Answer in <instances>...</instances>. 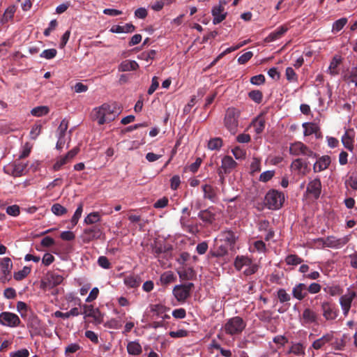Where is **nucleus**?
I'll return each mask as SVG.
<instances>
[{
  "label": "nucleus",
  "instance_id": "338daca9",
  "mask_svg": "<svg viewBox=\"0 0 357 357\" xmlns=\"http://www.w3.org/2000/svg\"><path fill=\"white\" fill-rule=\"evenodd\" d=\"M99 294V289L98 287L93 288L87 298H86V302L91 303L96 300Z\"/></svg>",
  "mask_w": 357,
  "mask_h": 357
},
{
  "label": "nucleus",
  "instance_id": "412c9836",
  "mask_svg": "<svg viewBox=\"0 0 357 357\" xmlns=\"http://www.w3.org/2000/svg\"><path fill=\"white\" fill-rule=\"evenodd\" d=\"M331 163V158L328 155H324L319 158L314 164V171L315 172H320L328 168Z\"/></svg>",
  "mask_w": 357,
  "mask_h": 357
},
{
  "label": "nucleus",
  "instance_id": "ea45409f",
  "mask_svg": "<svg viewBox=\"0 0 357 357\" xmlns=\"http://www.w3.org/2000/svg\"><path fill=\"white\" fill-rule=\"evenodd\" d=\"M167 308L162 305H155L153 307V311L158 315L160 316L162 319H169V316L166 314L165 312L167 311Z\"/></svg>",
  "mask_w": 357,
  "mask_h": 357
},
{
  "label": "nucleus",
  "instance_id": "aec40b11",
  "mask_svg": "<svg viewBox=\"0 0 357 357\" xmlns=\"http://www.w3.org/2000/svg\"><path fill=\"white\" fill-rule=\"evenodd\" d=\"M68 121L66 119H63L58 128L59 134V139L56 146L58 149H62L63 144H65V139H63V137L68 129Z\"/></svg>",
  "mask_w": 357,
  "mask_h": 357
},
{
  "label": "nucleus",
  "instance_id": "4c0bfd02",
  "mask_svg": "<svg viewBox=\"0 0 357 357\" xmlns=\"http://www.w3.org/2000/svg\"><path fill=\"white\" fill-rule=\"evenodd\" d=\"M347 23V19L346 17L340 18L333 24L332 26V32L337 33L346 25Z\"/></svg>",
  "mask_w": 357,
  "mask_h": 357
},
{
  "label": "nucleus",
  "instance_id": "dca6fc26",
  "mask_svg": "<svg viewBox=\"0 0 357 357\" xmlns=\"http://www.w3.org/2000/svg\"><path fill=\"white\" fill-rule=\"evenodd\" d=\"M236 165L237 163L231 156L226 155L222 159L220 169H222L225 174H229L236 167Z\"/></svg>",
  "mask_w": 357,
  "mask_h": 357
},
{
  "label": "nucleus",
  "instance_id": "393cba45",
  "mask_svg": "<svg viewBox=\"0 0 357 357\" xmlns=\"http://www.w3.org/2000/svg\"><path fill=\"white\" fill-rule=\"evenodd\" d=\"M333 338L332 333H327L321 337L313 342L312 347L314 349H320L323 348L327 343L330 342Z\"/></svg>",
  "mask_w": 357,
  "mask_h": 357
},
{
  "label": "nucleus",
  "instance_id": "72a5a7b5",
  "mask_svg": "<svg viewBox=\"0 0 357 357\" xmlns=\"http://www.w3.org/2000/svg\"><path fill=\"white\" fill-rule=\"evenodd\" d=\"M124 284L128 287L134 288L139 285L140 280L137 276L130 275L124 278Z\"/></svg>",
  "mask_w": 357,
  "mask_h": 357
},
{
  "label": "nucleus",
  "instance_id": "0eeeda50",
  "mask_svg": "<svg viewBox=\"0 0 357 357\" xmlns=\"http://www.w3.org/2000/svg\"><path fill=\"white\" fill-rule=\"evenodd\" d=\"M349 241L347 236L337 238L335 236H328L326 238H319L317 243L322 247L338 249L343 247Z\"/></svg>",
  "mask_w": 357,
  "mask_h": 357
},
{
  "label": "nucleus",
  "instance_id": "bb28decb",
  "mask_svg": "<svg viewBox=\"0 0 357 357\" xmlns=\"http://www.w3.org/2000/svg\"><path fill=\"white\" fill-rule=\"evenodd\" d=\"M139 68L138 63L133 60L123 61L119 66L118 69L120 72H128L135 70Z\"/></svg>",
  "mask_w": 357,
  "mask_h": 357
},
{
  "label": "nucleus",
  "instance_id": "7c9ffc66",
  "mask_svg": "<svg viewBox=\"0 0 357 357\" xmlns=\"http://www.w3.org/2000/svg\"><path fill=\"white\" fill-rule=\"evenodd\" d=\"M160 282L163 285H167L172 282H174L176 280V276L174 273L171 271H167L164 272L160 278Z\"/></svg>",
  "mask_w": 357,
  "mask_h": 357
},
{
  "label": "nucleus",
  "instance_id": "a211bd4d",
  "mask_svg": "<svg viewBox=\"0 0 357 357\" xmlns=\"http://www.w3.org/2000/svg\"><path fill=\"white\" fill-rule=\"evenodd\" d=\"M288 27L286 26H281L278 27L275 31L270 33L264 39L266 43H271L280 39L287 31Z\"/></svg>",
  "mask_w": 357,
  "mask_h": 357
},
{
  "label": "nucleus",
  "instance_id": "680f3d73",
  "mask_svg": "<svg viewBox=\"0 0 357 357\" xmlns=\"http://www.w3.org/2000/svg\"><path fill=\"white\" fill-rule=\"evenodd\" d=\"M192 271L191 268L178 271V274L181 280H190L192 278Z\"/></svg>",
  "mask_w": 357,
  "mask_h": 357
},
{
  "label": "nucleus",
  "instance_id": "ddd939ff",
  "mask_svg": "<svg viewBox=\"0 0 357 357\" xmlns=\"http://www.w3.org/2000/svg\"><path fill=\"white\" fill-rule=\"evenodd\" d=\"M26 165L22 162L10 163L3 167L6 174L13 176H20L23 174Z\"/></svg>",
  "mask_w": 357,
  "mask_h": 357
},
{
  "label": "nucleus",
  "instance_id": "bf43d9fd",
  "mask_svg": "<svg viewBox=\"0 0 357 357\" xmlns=\"http://www.w3.org/2000/svg\"><path fill=\"white\" fill-rule=\"evenodd\" d=\"M285 75L288 81L289 82H296L298 77L294 69L291 67H288L285 71Z\"/></svg>",
  "mask_w": 357,
  "mask_h": 357
},
{
  "label": "nucleus",
  "instance_id": "9d476101",
  "mask_svg": "<svg viewBox=\"0 0 357 357\" xmlns=\"http://www.w3.org/2000/svg\"><path fill=\"white\" fill-rule=\"evenodd\" d=\"M63 278L56 273H50L41 282V288L44 290H50L62 283Z\"/></svg>",
  "mask_w": 357,
  "mask_h": 357
},
{
  "label": "nucleus",
  "instance_id": "f704fd0d",
  "mask_svg": "<svg viewBox=\"0 0 357 357\" xmlns=\"http://www.w3.org/2000/svg\"><path fill=\"white\" fill-rule=\"evenodd\" d=\"M100 215L98 212H92L88 214L84 220V222L86 225H92L96 222H100Z\"/></svg>",
  "mask_w": 357,
  "mask_h": 357
},
{
  "label": "nucleus",
  "instance_id": "f3484780",
  "mask_svg": "<svg viewBox=\"0 0 357 357\" xmlns=\"http://www.w3.org/2000/svg\"><path fill=\"white\" fill-rule=\"evenodd\" d=\"M342 61V58L340 55H335L330 62V65L326 72L332 76L338 75L339 73V66Z\"/></svg>",
  "mask_w": 357,
  "mask_h": 357
},
{
  "label": "nucleus",
  "instance_id": "f8f14e48",
  "mask_svg": "<svg viewBox=\"0 0 357 357\" xmlns=\"http://www.w3.org/2000/svg\"><path fill=\"white\" fill-rule=\"evenodd\" d=\"M356 296V294L354 291L348 289L347 292L340 297V304L345 316L348 314L351 303Z\"/></svg>",
  "mask_w": 357,
  "mask_h": 357
},
{
  "label": "nucleus",
  "instance_id": "7ed1b4c3",
  "mask_svg": "<svg viewBox=\"0 0 357 357\" xmlns=\"http://www.w3.org/2000/svg\"><path fill=\"white\" fill-rule=\"evenodd\" d=\"M235 268L243 271L245 275L254 274L258 269V266L249 257L245 256H237L234 261Z\"/></svg>",
  "mask_w": 357,
  "mask_h": 357
},
{
  "label": "nucleus",
  "instance_id": "a18cd8bd",
  "mask_svg": "<svg viewBox=\"0 0 357 357\" xmlns=\"http://www.w3.org/2000/svg\"><path fill=\"white\" fill-rule=\"evenodd\" d=\"M69 162L68 159L66 157V155L61 156L57 158L56 161L53 165V169L54 171L59 170L64 165L67 164Z\"/></svg>",
  "mask_w": 357,
  "mask_h": 357
},
{
  "label": "nucleus",
  "instance_id": "3c124183",
  "mask_svg": "<svg viewBox=\"0 0 357 357\" xmlns=\"http://www.w3.org/2000/svg\"><path fill=\"white\" fill-rule=\"evenodd\" d=\"M231 152L236 160L244 159L246 154L245 151L238 146L234 148Z\"/></svg>",
  "mask_w": 357,
  "mask_h": 357
},
{
  "label": "nucleus",
  "instance_id": "774afa93",
  "mask_svg": "<svg viewBox=\"0 0 357 357\" xmlns=\"http://www.w3.org/2000/svg\"><path fill=\"white\" fill-rule=\"evenodd\" d=\"M348 79L357 87V67H353L349 71Z\"/></svg>",
  "mask_w": 357,
  "mask_h": 357
},
{
  "label": "nucleus",
  "instance_id": "58836bf2",
  "mask_svg": "<svg viewBox=\"0 0 357 357\" xmlns=\"http://www.w3.org/2000/svg\"><path fill=\"white\" fill-rule=\"evenodd\" d=\"M15 13V8L13 6H9L4 12L1 18L2 23H6L10 21L14 16Z\"/></svg>",
  "mask_w": 357,
  "mask_h": 357
},
{
  "label": "nucleus",
  "instance_id": "c03bdc74",
  "mask_svg": "<svg viewBox=\"0 0 357 357\" xmlns=\"http://www.w3.org/2000/svg\"><path fill=\"white\" fill-rule=\"evenodd\" d=\"M84 233L88 236L87 241H89L99 237L100 230L96 228H89L84 229Z\"/></svg>",
  "mask_w": 357,
  "mask_h": 357
},
{
  "label": "nucleus",
  "instance_id": "69168bd1",
  "mask_svg": "<svg viewBox=\"0 0 357 357\" xmlns=\"http://www.w3.org/2000/svg\"><path fill=\"white\" fill-rule=\"evenodd\" d=\"M40 131H41V126L40 125H39V124L33 125L30 131L31 138L33 139H36L38 137V136L40 135Z\"/></svg>",
  "mask_w": 357,
  "mask_h": 357
},
{
  "label": "nucleus",
  "instance_id": "09e8293b",
  "mask_svg": "<svg viewBox=\"0 0 357 357\" xmlns=\"http://www.w3.org/2000/svg\"><path fill=\"white\" fill-rule=\"evenodd\" d=\"M347 187L351 188L353 190H357V174H351L345 181Z\"/></svg>",
  "mask_w": 357,
  "mask_h": 357
},
{
  "label": "nucleus",
  "instance_id": "a19ab883",
  "mask_svg": "<svg viewBox=\"0 0 357 357\" xmlns=\"http://www.w3.org/2000/svg\"><path fill=\"white\" fill-rule=\"evenodd\" d=\"M82 212H83V204H79L76 209V211H75L72 218H71V224L73 225V226H75L79 218H81L82 216Z\"/></svg>",
  "mask_w": 357,
  "mask_h": 357
},
{
  "label": "nucleus",
  "instance_id": "4d7b16f0",
  "mask_svg": "<svg viewBox=\"0 0 357 357\" xmlns=\"http://www.w3.org/2000/svg\"><path fill=\"white\" fill-rule=\"evenodd\" d=\"M275 175V171L268 170L262 172L259 176V181L261 182H267L270 181Z\"/></svg>",
  "mask_w": 357,
  "mask_h": 357
},
{
  "label": "nucleus",
  "instance_id": "423d86ee",
  "mask_svg": "<svg viewBox=\"0 0 357 357\" xmlns=\"http://www.w3.org/2000/svg\"><path fill=\"white\" fill-rule=\"evenodd\" d=\"M193 287L191 282L176 285L173 289V295L178 302L183 303L190 296Z\"/></svg>",
  "mask_w": 357,
  "mask_h": 357
},
{
  "label": "nucleus",
  "instance_id": "9b49d317",
  "mask_svg": "<svg viewBox=\"0 0 357 357\" xmlns=\"http://www.w3.org/2000/svg\"><path fill=\"white\" fill-rule=\"evenodd\" d=\"M290 153L294 155H304L309 158H315L316 155L304 144L297 142L291 144L289 147Z\"/></svg>",
  "mask_w": 357,
  "mask_h": 357
},
{
  "label": "nucleus",
  "instance_id": "de8ad7c7",
  "mask_svg": "<svg viewBox=\"0 0 357 357\" xmlns=\"http://www.w3.org/2000/svg\"><path fill=\"white\" fill-rule=\"evenodd\" d=\"M57 51L56 49H47L43 51L40 55V57L46 59H52L56 56Z\"/></svg>",
  "mask_w": 357,
  "mask_h": 357
},
{
  "label": "nucleus",
  "instance_id": "39448f33",
  "mask_svg": "<svg viewBox=\"0 0 357 357\" xmlns=\"http://www.w3.org/2000/svg\"><path fill=\"white\" fill-rule=\"evenodd\" d=\"M240 115L239 110L235 108H229L225 114L224 120L225 126L233 135L237 131L238 119Z\"/></svg>",
  "mask_w": 357,
  "mask_h": 357
},
{
  "label": "nucleus",
  "instance_id": "79ce46f5",
  "mask_svg": "<svg viewBox=\"0 0 357 357\" xmlns=\"http://www.w3.org/2000/svg\"><path fill=\"white\" fill-rule=\"evenodd\" d=\"M199 217L206 222H212L215 220L214 214L209 210L201 211L199 214Z\"/></svg>",
  "mask_w": 357,
  "mask_h": 357
},
{
  "label": "nucleus",
  "instance_id": "8fccbe9b",
  "mask_svg": "<svg viewBox=\"0 0 357 357\" xmlns=\"http://www.w3.org/2000/svg\"><path fill=\"white\" fill-rule=\"evenodd\" d=\"M174 0H161V1H157L155 2H154L152 5H151V8L155 10V11H160V10L162 9L165 3L167 4H169V3H171L172 1H174Z\"/></svg>",
  "mask_w": 357,
  "mask_h": 357
},
{
  "label": "nucleus",
  "instance_id": "5701e85b",
  "mask_svg": "<svg viewBox=\"0 0 357 357\" xmlns=\"http://www.w3.org/2000/svg\"><path fill=\"white\" fill-rule=\"evenodd\" d=\"M219 238L220 242L225 243L229 245L230 248L233 247L236 239L235 234L231 231H222L219 236Z\"/></svg>",
  "mask_w": 357,
  "mask_h": 357
},
{
  "label": "nucleus",
  "instance_id": "864d4df0",
  "mask_svg": "<svg viewBox=\"0 0 357 357\" xmlns=\"http://www.w3.org/2000/svg\"><path fill=\"white\" fill-rule=\"evenodd\" d=\"M155 54V52L154 50H151L149 52H142L137 56V58L149 62L153 59Z\"/></svg>",
  "mask_w": 357,
  "mask_h": 357
},
{
  "label": "nucleus",
  "instance_id": "4be33fe9",
  "mask_svg": "<svg viewBox=\"0 0 357 357\" xmlns=\"http://www.w3.org/2000/svg\"><path fill=\"white\" fill-rule=\"evenodd\" d=\"M321 181L318 178L311 181L307 185V192L317 198L321 192Z\"/></svg>",
  "mask_w": 357,
  "mask_h": 357
},
{
  "label": "nucleus",
  "instance_id": "2eb2a0df",
  "mask_svg": "<svg viewBox=\"0 0 357 357\" xmlns=\"http://www.w3.org/2000/svg\"><path fill=\"white\" fill-rule=\"evenodd\" d=\"M291 168L293 172L302 175H305L309 172L308 164L300 158L296 159L291 162Z\"/></svg>",
  "mask_w": 357,
  "mask_h": 357
},
{
  "label": "nucleus",
  "instance_id": "cd10ccee",
  "mask_svg": "<svg viewBox=\"0 0 357 357\" xmlns=\"http://www.w3.org/2000/svg\"><path fill=\"white\" fill-rule=\"evenodd\" d=\"M202 190L204 192V197L205 199H208L213 202H216L217 200V193L215 189L211 185H204L202 186Z\"/></svg>",
  "mask_w": 357,
  "mask_h": 357
},
{
  "label": "nucleus",
  "instance_id": "f03ea898",
  "mask_svg": "<svg viewBox=\"0 0 357 357\" xmlns=\"http://www.w3.org/2000/svg\"><path fill=\"white\" fill-rule=\"evenodd\" d=\"M246 322L236 316L227 319L222 327L223 331L232 337L239 335L245 328Z\"/></svg>",
  "mask_w": 357,
  "mask_h": 357
},
{
  "label": "nucleus",
  "instance_id": "603ef678",
  "mask_svg": "<svg viewBox=\"0 0 357 357\" xmlns=\"http://www.w3.org/2000/svg\"><path fill=\"white\" fill-rule=\"evenodd\" d=\"M285 261L289 265H298L301 264L303 260L297 255H290L286 257Z\"/></svg>",
  "mask_w": 357,
  "mask_h": 357
},
{
  "label": "nucleus",
  "instance_id": "c85d7f7f",
  "mask_svg": "<svg viewBox=\"0 0 357 357\" xmlns=\"http://www.w3.org/2000/svg\"><path fill=\"white\" fill-rule=\"evenodd\" d=\"M135 26L132 24H126L124 25H115L113 26L110 31L112 33H131L134 31Z\"/></svg>",
  "mask_w": 357,
  "mask_h": 357
},
{
  "label": "nucleus",
  "instance_id": "a878e982",
  "mask_svg": "<svg viewBox=\"0 0 357 357\" xmlns=\"http://www.w3.org/2000/svg\"><path fill=\"white\" fill-rule=\"evenodd\" d=\"M0 267L2 274L3 275L4 280H8V276L10 275L13 267V264L10 258L4 257L0 262Z\"/></svg>",
  "mask_w": 357,
  "mask_h": 357
},
{
  "label": "nucleus",
  "instance_id": "b1692460",
  "mask_svg": "<svg viewBox=\"0 0 357 357\" xmlns=\"http://www.w3.org/2000/svg\"><path fill=\"white\" fill-rule=\"evenodd\" d=\"M307 294V286L303 283L297 284L292 289L293 296L299 301L303 300Z\"/></svg>",
  "mask_w": 357,
  "mask_h": 357
},
{
  "label": "nucleus",
  "instance_id": "6e6552de",
  "mask_svg": "<svg viewBox=\"0 0 357 357\" xmlns=\"http://www.w3.org/2000/svg\"><path fill=\"white\" fill-rule=\"evenodd\" d=\"M20 317L15 313L10 312H3L0 313V324L3 326L15 328L20 325Z\"/></svg>",
  "mask_w": 357,
  "mask_h": 357
},
{
  "label": "nucleus",
  "instance_id": "c9c22d12",
  "mask_svg": "<svg viewBox=\"0 0 357 357\" xmlns=\"http://www.w3.org/2000/svg\"><path fill=\"white\" fill-rule=\"evenodd\" d=\"M50 109L47 106H38L31 109V114L34 116H43L48 114Z\"/></svg>",
  "mask_w": 357,
  "mask_h": 357
},
{
  "label": "nucleus",
  "instance_id": "c756f323",
  "mask_svg": "<svg viewBox=\"0 0 357 357\" xmlns=\"http://www.w3.org/2000/svg\"><path fill=\"white\" fill-rule=\"evenodd\" d=\"M302 126L304 129L303 134L305 136H309L312 134H315L317 135L319 130L318 125L314 123H303Z\"/></svg>",
  "mask_w": 357,
  "mask_h": 357
},
{
  "label": "nucleus",
  "instance_id": "1a4fd4ad",
  "mask_svg": "<svg viewBox=\"0 0 357 357\" xmlns=\"http://www.w3.org/2000/svg\"><path fill=\"white\" fill-rule=\"evenodd\" d=\"M227 1L221 0L218 5L214 6L211 10V14L213 17V24H218L222 22L227 17V12L225 11V6Z\"/></svg>",
  "mask_w": 357,
  "mask_h": 357
},
{
  "label": "nucleus",
  "instance_id": "49530a36",
  "mask_svg": "<svg viewBox=\"0 0 357 357\" xmlns=\"http://www.w3.org/2000/svg\"><path fill=\"white\" fill-rule=\"evenodd\" d=\"M31 269L29 267L24 266L22 270L14 273V278L16 280H21L28 275Z\"/></svg>",
  "mask_w": 357,
  "mask_h": 357
},
{
  "label": "nucleus",
  "instance_id": "20e7f679",
  "mask_svg": "<svg viewBox=\"0 0 357 357\" xmlns=\"http://www.w3.org/2000/svg\"><path fill=\"white\" fill-rule=\"evenodd\" d=\"M284 202V195L276 190H269L265 196V204L269 209H279Z\"/></svg>",
  "mask_w": 357,
  "mask_h": 357
},
{
  "label": "nucleus",
  "instance_id": "e2e57ef3",
  "mask_svg": "<svg viewBox=\"0 0 357 357\" xmlns=\"http://www.w3.org/2000/svg\"><path fill=\"white\" fill-rule=\"evenodd\" d=\"M221 243H222L220 245H218L217 250L215 252V255L218 256V257L224 256L225 255H226L227 252L228 248H229V246L227 245V244H225V243H223V242H221Z\"/></svg>",
  "mask_w": 357,
  "mask_h": 357
},
{
  "label": "nucleus",
  "instance_id": "473e14b6",
  "mask_svg": "<svg viewBox=\"0 0 357 357\" xmlns=\"http://www.w3.org/2000/svg\"><path fill=\"white\" fill-rule=\"evenodd\" d=\"M127 350L131 355H139L142 351L140 344L137 341L130 342L127 345Z\"/></svg>",
  "mask_w": 357,
  "mask_h": 357
},
{
  "label": "nucleus",
  "instance_id": "6ab92c4d",
  "mask_svg": "<svg viewBox=\"0 0 357 357\" xmlns=\"http://www.w3.org/2000/svg\"><path fill=\"white\" fill-rule=\"evenodd\" d=\"M317 319V313L310 308L305 309L301 317V320L303 324H310L315 323Z\"/></svg>",
  "mask_w": 357,
  "mask_h": 357
},
{
  "label": "nucleus",
  "instance_id": "6e6d98bb",
  "mask_svg": "<svg viewBox=\"0 0 357 357\" xmlns=\"http://www.w3.org/2000/svg\"><path fill=\"white\" fill-rule=\"evenodd\" d=\"M290 352L298 356H301L304 354V348L301 344H294L291 346Z\"/></svg>",
  "mask_w": 357,
  "mask_h": 357
},
{
  "label": "nucleus",
  "instance_id": "13d9d810",
  "mask_svg": "<svg viewBox=\"0 0 357 357\" xmlns=\"http://www.w3.org/2000/svg\"><path fill=\"white\" fill-rule=\"evenodd\" d=\"M261 170V162L260 160L256 158H253L250 164V171L252 174L258 172Z\"/></svg>",
  "mask_w": 357,
  "mask_h": 357
},
{
  "label": "nucleus",
  "instance_id": "2f4dec72",
  "mask_svg": "<svg viewBox=\"0 0 357 357\" xmlns=\"http://www.w3.org/2000/svg\"><path fill=\"white\" fill-rule=\"evenodd\" d=\"M252 126L254 127L255 132L259 135L261 134L265 128V120L262 116H258L252 123Z\"/></svg>",
  "mask_w": 357,
  "mask_h": 357
},
{
  "label": "nucleus",
  "instance_id": "052dcab7",
  "mask_svg": "<svg viewBox=\"0 0 357 357\" xmlns=\"http://www.w3.org/2000/svg\"><path fill=\"white\" fill-rule=\"evenodd\" d=\"M342 142L346 149H349V151L353 150L352 139L347 135V133H345L342 136Z\"/></svg>",
  "mask_w": 357,
  "mask_h": 357
},
{
  "label": "nucleus",
  "instance_id": "5fc2aeb1",
  "mask_svg": "<svg viewBox=\"0 0 357 357\" xmlns=\"http://www.w3.org/2000/svg\"><path fill=\"white\" fill-rule=\"evenodd\" d=\"M249 97L255 102L259 103L262 100V93L258 90H254L248 93Z\"/></svg>",
  "mask_w": 357,
  "mask_h": 357
},
{
  "label": "nucleus",
  "instance_id": "37998d69",
  "mask_svg": "<svg viewBox=\"0 0 357 357\" xmlns=\"http://www.w3.org/2000/svg\"><path fill=\"white\" fill-rule=\"evenodd\" d=\"M51 211L56 216H61L66 214L68 211L67 208L60 204H53L52 206Z\"/></svg>",
  "mask_w": 357,
  "mask_h": 357
},
{
  "label": "nucleus",
  "instance_id": "e433bc0d",
  "mask_svg": "<svg viewBox=\"0 0 357 357\" xmlns=\"http://www.w3.org/2000/svg\"><path fill=\"white\" fill-rule=\"evenodd\" d=\"M222 146V140L220 137H215L208 142V149L214 151L220 149Z\"/></svg>",
  "mask_w": 357,
  "mask_h": 357
},
{
  "label": "nucleus",
  "instance_id": "0e129e2a",
  "mask_svg": "<svg viewBox=\"0 0 357 357\" xmlns=\"http://www.w3.org/2000/svg\"><path fill=\"white\" fill-rule=\"evenodd\" d=\"M80 349V346L77 343H72L68 345L65 349V354L68 356L71 354H74Z\"/></svg>",
  "mask_w": 357,
  "mask_h": 357
},
{
  "label": "nucleus",
  "instance_id": "4468645a",
  "mask_svg": "<svg viewBox=\"0 0 357 357\" xmlns=\"http://www.w3.org/2000/svg\"><path fill=\"white\" fill-rule=\"evenodd\" d=\"M321 310L323 317L326 320H334L337 317L338 310L336 309L335 305L333 303L328 302H324L321 304Z\"/></svg>",
  "mask_w": 357,
  "mask_h": 357
},
{
  "label": "nucleus",
  "instance_id": "f257e3e1",
  "mask_svg": "<svg viewBox=\"0 0 357 357\" xmlns=\"http://www.w3.org/2000/svg\"><path fill=\"white\" fill-rule=\"evenodd\" d=\"M120 114L119 109L115 105L103 104L92 111V116L99 125L110 122Z\"/></svg>",
  "mask_w": 357,
  "mask_h": 357
}]
</instances>
